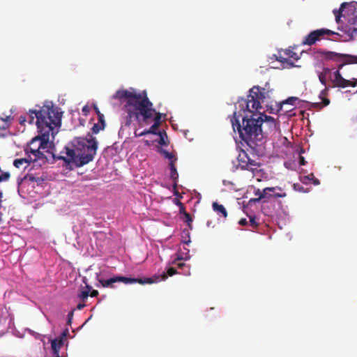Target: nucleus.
Segmentation results:
<instances>
[{
  "instance_id": "f257e3e1",
  "label": "nucleus",
  "mask_w": 357,
  "mask_h": 357,
  "mask_svg": "<svg viewBox=\"0 0 357 357\" xmlns=\"http://www.w3.org/2000/svg\"><path fill=\"white\" fill-rule=\"evenodd\" d=\"M29 123L37 126L40 135L31 139L26 148V155H32L33 161L45 158L41 149L47 148L50 135L53 137L59 132L61 125L62 113L52 105H45L39 109L30 110Z\"/></svg>"
},
{
  "instance_id": "f03ea898",
  "label": "nucleus",
  "mask_w": 357,
  "mask_h": 357,
  "mask_svg": "<svg viewBox=\"0 0 357 357\" xmlns=\"http://www.w3.org/2000/svg\"><path fill=\"white\" fill-rule=\"evenodd\" d=\"M112 98L122 105V115L126 126H130L134 121L141 127L148 125L155 113L153 104L146 91L137 93L133 89H120L116 91Z\"/></svg>"
},
{
  "instance_id": "7ed1b4c3",
  "label": "nucleus",
  "mask_w": 357,
  "mask_h": 357,
  "mask_svg": "<svg viewBox=\"0 0 357 357\" xmlns=\"http://www.w3.org/2000/svg\"><path fill=\"white\" fill-rule=\"evenodd\" d=\"M66 156H60L68 165L82 167L93 160L98 149V142L91 133L86 137H77L73 142V148L66 147Z\"/></svg>"
},
{
  "instance_id": "20e7f679",
  "label": "nucleus",
  "mask_w": 357,
  "mask_h": 357,
  "mask_svg": "<svg viewBox=\"0 0 357 357\" xmlns=\"http://www.w3.org/2000/svg\"><path fill=\"white\" fill-rule=\"evenodd\" d=\"M257 114H252L250 117L248 115L242 117L241 124L239 118L241 114L237 115L234 112L231 119V123L234 130H238L241 139L250 148L255 149L259 145L264 138L262 132L263 119L262 116L255 117Z\"/></svg>"
},
{
  "instance_id": "39448f33",
  "label": "nucleus",
  "mask_w": 357,
  "mask_h": 357,
  "mask_svg": "<svg viewBox=\"0 0 357 357\" xmlns=\"http://www.w3.org/2000/svg\"><path fill=\"white\" fill-rule=\"evenodd\" d=\"M339 66L335 68L323 67L321 72L317 73L319 82L325 86V88L320 92L319 96L321 100V102L314 103V107L321 109L330 104V100L327 98L331 88H346L348 86L355 87L357 85V79H344L341 73Z\"/></svg>"
},
{
  "instance_id": "423d86ee",
  "label": "nucleus",
  "mask_w": 357,
  "mask_h": 357,
  "mask_svg": "<svg viewBox=\"0 0 357 357\" xmlns=\"http://www.w3.org/2000/svg\"><path fill=\"white\" fill-rule=\"evenodd\" d=\"M249 93L247 99L242 98L238 103L244 112L254 113L261 107V103L269 97V91L266 87L254 86L250 89Z\"/></svg>"
},
{
  "instance_id": "0eeeda50",
  "label": "nucleus",
  "mask_w": 357,
  "mask_h": 357,
  "mask_svg": "<svg viewBox=\"0 0 357 357\" xmlns=\"http://www.w3.org/2000/svg\"><path fill=\"white\" fill-rule=\"evenodd\" d=\"M322 56L327 60L336 61L339 69H342L346 64L357 63V56L349 54H340L334 52L325 51L321 52Z\"/></svg>"
},
{
  "instance_id": "6e6552de",
  "label": "nucleus",
  "mask_w": 357,
  "mask_h": 357,
  "mask_svg": "<svg viewBox=\"0 0 357 357\" xmlns=\"http://www.w3.org/2000/svg\"><path fill=\"white\" fill-rule=\"evenodd\" d=\"M340 36V34L328 29L322 28L316 29L311 31L307 34L303 40V45H312L316 42L321 40V39L327 38L326 36Z\"/></svg>"
},
{
  "instance_id": "1a4fd4ad",
  "label": "nucleus",
  "mask_w": 357,
  "mask_h": 357,
  "mask_svg": "<svg viewBox=\"0 0 357 357\" xmlns=\"http://www.w3.org/2000/svg\"><path fill=\"white\" fill-rule=\"evenodd\" d=\"M356 9V3H342L340 6V8L338 10H333V13L335 16V20L337 22H339L340 19L342 16H344L345 15L353 14Z\"/></svg>"
},
{
  "instance_id": "9d476101",
  "label": "nucleus",
  "mask_w": 357,
  "mask_h": 357,
  "mask_svg": "<svg viewBox=\"0 0 357 357\" xmlns=\"http://www.w3.org/2000/svg\"><path fill=\"white\" fill-rule=\"evenodd\" d=\"M159 280V278L158 277L156 280H153L151 278H128L124 276H118V282H122L125 284H132V283H139L140 284H152L154 282H157Z\"/></svg>"
},
{
  "instance_id": "9b49d317",
  "label": "nucleus",
  "mask_w": 357,
  "mask_h": 357,
  "mask_svg": "<svg viewBox=\"0 0 357 357\" xmlns=\"http://www.w3.org/2000/svg\"><path fill=\"white\" fill-rule=\"evenodd\" d=\"M280 190L281 191L282 190V188L279 186H276V187H271V188H266L263 190L261 194H260L259 197H257V198H254V199H251L250 200V202H259L260 201L261 199H264V198H266V197H270L272 196V195L270 194V192H275V190Z\"/></svg>"
},
{
  "instance_id": "f8f14e48",
  "label": "nucleus",
  "mask_w": 357,
  "mask_h": 357,
  "mask_svg": "<svg viewBox=\"0 0 357 357\" xmlns=\"http://www.w3.org/2000/svg\"><path fill=\"white\" fill-rule=\"evenodd\" d=\"M64 342V340L59 337H56L51 341L53 357H61L59 356V350L63 345Z\"/></svg>"
},
{
  "instance_id": "ddd939ff",
  "label": "nucleus",
  "mask_w": 357,
  "mask_h": 357,
  "mask_svg": "<svg viewBox=\"0 0 357 357\" xmlns=\"http://www.w3.org/2000/svg\"><path fill=\"white\" fill-rule=\"evenodd\" d=\"M169 169H170V177L174 181V188L177 185V181L178 178V174L177 172L176 168L175 167V165L174 163V160H172L169 162Z\"/></svg>"
},
{
  "instance_id": "4468645a",
  "label": "nucleus",
  "mask_w": 357,
  "mask_h": 357,
  "mask_svg": "<svg viewBox=\"0 0 357 357\" xmlns=\"http://www.w3.org/2000/svg\"><path fill=\"white\" fill-rule=\"evenodd\" d=\"M177 271L175 268L170 267L167 269V273H162L160 275H155L153 278V280H156L157 278H159V281L160 280H165L167 278V276H173L174 275L176 274Z\"/></svg>"
},
{
  "instance_id": "2eb2a0df",
  "label": "nucleus",
  "mask_w": 357,
  "mask_h": 357,
  "mask_svg": "<svg viewBox=\"0 0 357 357\" xmlns=\"http://www.w3.org/2000/svg\"><path fill=\"white\" fill-rule=\"evenodd\" d=\"M300 102V100L297 97H289L284 101L280 103V105H278V108L276 109V112H278L282 109V105L289 104L292 106L296 105Z\"/></svg>"
},
{
  "instance_id": "dca6fc26",
  "label": "nucleus",
  "mask_w": 357,
  "mask_h": 357,
  "mask_svg": "<svg viewBox=\"0 0 357 357\" xmlns=\"http://www.w3.org/2000/svg\"><path fill=\"white\" fill-rule=\"evenodd\" d=\"M213 209L218 214L221 215L225 218L227 216V212L225 206L222 204H219L217 202H213L212 204Z\"/></svg>"
},
{
  "instance_id": "f3484780",
  "label": "nucleus",
  "mask_w": 357,
  "mask_h": 357,
  "mask_svg": "<svg viewBox=\"0 0 357 357\" xmlns=\"http://www.w3.org/2000/svg\"><path fill=\"white\" fill-rule=\"evenodd\" d=\"M31 155H27L26 158L15 159L13 162V165L15 167L20 168L24 163L33 162Z\"/></svg>"
},
{
  "instance_id": "a211bd4d",
  "label": "nucleus",
  "mask_w": 357,
  "mask_h": 357,
  "mask_svg": "<svg viewBox=\"0 0 357 357\" xmlns=\"http://www.w3.org/2000/svg\"><path fill=\"white\" fill-rule=\"evenodd\" d=\"M12 119L13 118L10 116L0 117V130H6L8 129L10 126Z\"/></svg>"
},
{
  "instance_id": "6ab92c4d",
  "label": "nucleus",
  "mask_w": 357,
  "mask_h": 357,
  "mask_svg": "<svg viewBox=\"0 0 357 357\" xmlns=\"http://www.w3.org/2000/svg\"><path fill=\"white\" fill-rule=\"evenodd\" d=\"M118 282V276L109 278L108 280L100 279L99 282L103 287H112L113 284Z\"/></svg>"
},
{
  "instance_id": "aec40b11",
  "label": "nucleus",
  "mask_w": 357,
  "mask_h": 357,
  "mask_svg": "<svg viewBox=\"0 0 357 357\" xmlns=\"http://www.w3.org/2000/svg\"><path fill=\"white\" fill-rule=\"evenodd\" d=\"M185 250V252H178L176 254V258L175 261L173 262V264H176V261H181V260H188L190 258V254H189V250L184 248Z\"/></svg>"
},
{
  "instance_id": "412c9836",
  "label": "nucleus",
  "mask_w": 357,
  "mask_h": 357,
  "mask_svg": "<svg viewBox=\"0 0 357 357\" xmlns=\"http://www.w3.org/2000/svg\"><path fill=\"white\" fill-rule=\"evenodd\" d=\"M257 117V116H262V119H263V123L266 122V123H270V126L271 127H273L274 128H275L276 127V123L275 121V119L274 118H273L272 116H267V115H265L264 114H261V113H259V115L257 114L256 116Z\"/></svg>"
},
{
  "instance_id": "4be33fe9",
  "label": "nucleus",
  "mask_w": 357,
  "mask_h": 357,
  "mask_svg": "<svg viewBox=\"0 0 357 357\" xmlns=\"http://www.w3.org/2000/svg\"><path fill=\"white\" fill-rule=\"evenodd\" d=\"M312 181L313 182V183L316 185H319L320 183L319 180L318 178H315L313 174H310L307 176H305L301 179V181L303 183H307L308 181Z\"/></svg>"
},
{
  "instance_id": "5701e85b",
  "label": "nucleus",
  "mask_w": 357,
  "mask_h": 357,
  "mask_svg": "<svg viewBox=\"0 0 357 357\" xmlns=\"http://www.w3.org/2000/svg\"><path fill=\"white\" fill-rule=\"evenodd\" d=\"M238 165L241 167V169L247 170L250 165H248V162H247V159L245 158H243V155H239L238 156Z\"/></svg>"
},
{
  "instance_id": "b1692460",
  "label": "nucleus",
  "mask_w": 357,
  "mask_h": 357,
  "mask_svg": "<svg viewBox=\"0 0 357 357\" xmlns=\"http://www.w3.org/2000/svg\"><path fill=\"white\" fill-rule=\"evenodd\" d=\"M86 290H83L79 294V297L82 300V301H85L88 297L90 295L89 294V292L91 289V287L86 284Z\"/></svg>"
},
{
  "instance_id": "393cba45",
  "label": "nucleus",
  "mask_w": 357,
  "mask_h": 357,
  "mask_svg": "<svg viewBox=\"0 0 357 357\" xmlns=\"http://www.w3.org/2000/svg\"><path fill=\"white\" fill-rule=\"evenodd\" d=\"M260 166H261V164L259 162L257 163V166H250V167H248V169L247 170L251 172L252 174V176H255L258 175L259 173L261 172V169H259Z\"/></svg>"
},
{
  "instance_id": "a878e982",
  "label": "nucleus",
  "mask_w": 357,
  "mask_h": 357,
  "mask_svg": "<svg viewBox=\"0 0 357 357\" xmlns=\"http://www.w3.org/2000/svg\"><path fill=\"white\" fill-rule=\"evenodd\" d=\"M105 125H102L99 123H94L91 128V132L93 134H98L100 130L105 128Z\"/></svg>"
},
{
  "instance_id": "bb28decb",
  "label": "nucleus",
  "mask_w": 357,
  "mask_h": 357,
  "mask_svg": "<svg viewBox=\"0 0 357 357\" xmlns=\"http://www.w3.org/2000/svg\"><path fill=\"white\" fill-rule=\"evenodd\" d=\"M160 126H158V123H153V124L149 128V129L146 130L148 134H157V130Z\"/></svg>"
},
{
  "instance_id": "cd10ccee",
  "label": "nucleus",
  "mask_w": 357,
  "mask_h": 357,
  "mask_svg": "<svg viewBox=\"0 0 357 357\" xmlns=\"http://www.w3.org/2000/svg\"><path fill=\"white\" fill-rule=\"evenodd\" d=\"M183 215L185 216V222L188 224L189 228L192 229V218H191L190 215L185 211L183 213Z\"/></svg>"
},
{
  "instance_id": "c85d7f7f",
  "label": "nucleus",
  "mask_w": 357,
  "mask_h": 357,
  "mask_svg": "<svg viewBox=\"0 0 357 357\" xmlns=\"http://www.w3.org/2000/svg\"><path fill=\"white\" fill-rule=\"evenodd\" d=\"M159 135H160V140L158 142V143L162 145V146H167V143L165 141V138H167V135L165 132H159Z\"/></svg>"
},
{
  "instance_id": "c756f323",
  "label": "nucleus",
  "mask_w": 357,
  "mask_h": 357,
  "mask_svg": "<svg viewBox=\"0 0 357 357\" xmlns=\"http://www.w3.org/2000/svg\"><path fill=\"white\" fill-rule=\"evenodd\" d=\"M162 116V114H161L160 112H157L155 111V113L153 117L152 118L151 121H153L154 123H158V126H160V123H161Z\"/></svg>"
},
{
  "instance_id": "7c9ffc66",
  "label": "nucleus",
  "mask_w": 357,
  "mask_h": 357,
  "mask_svg": "<svg viewBox=\"0 0 357 357\" xmlns=\"http://www.w3.org/2000/svg\"><path fill=\"white\" fill-rule=\"evenodd\" d=\"M243 158L247 159V162H248V165L250 166H257V163H259L256 160L250 158L245 153H243Z\"/></svg>"
},
{
  "instance_id": "2f4dec72",
  "label": "nucleus",
  "mask_w": 357,
  "mask_h": 357,
  "mask_svg": "<svg viewBox=\"0 0 357 357\" xmlns=\"http://www.w3.org/2000/svg\"><path fill=\"white\" fill-rule=\"evenodd\" d=\"M40 107L38 109H39ZM36 109H35L34 110H36ZM29 112L30 110L29 111V113L27 114V116H20V118H19V121H20V123L21 125H24V123L26 121H29Z\"/></svg>"
},
{
  "instance_id": "473e14b6",
  "label": "nucleus",
  "mask_w": 357,
  "mask_h": 357,
  "mask_svg": "<svg viewBox=\"0 0 357 357\" xmlns=\"http://www.w3.org/2000/svg\"><path fill=\"white\" fill-rule=\"evenodd\" d=\"M96 109L98 116V123L105 126V122L104 120V115L100 113V111L98 109V108L96 107Z\"/></svg>"
},
{
  "instance_id": "72a5a7b5",
  "label": "nucleus",
  "mask_w": 357,
  "mask_h": 357,
  "mask_svg": "<svg viewBox=\"0 0 357 357\" xmlns=\"http://www.w3.org/2000/svg\"><path fill=\"white\" fill-rule=\"evenodd\" d=\"M163 154L165 158H168L170 160V162L172 160H174V162L176 160V158H174V155L172 153H169L167 151H163Z\"/></svg>"
},
{
  "instance_id": "f704fd0d",
  "label": "nucleus",
  "mask_w": 357,
  "mask_h": 357,
  "mask_svg": "<svg viewBox=\"0 0 357 357\" xmlns=\"http://www.w3.org/2000/svg\"><path fill=\"white\" fill-rule=\"evenodd\" d=\"M250 218V226H252L253 228H256L258 227L259 225V223L256 221V218L255 216H249Z\"/></svg>"
},
{
  "instance_id": "c9c22d12",
  "label": "nucleus",
  "mask_w": 357,
  "mask_h": 357,
  "mask_svg": "<svg viewBox=\"0 0 357 357\" xmlns=\"http://www.w3.org/2000/svg\"><path fill=\"white\" fill-rule=\"evenodd\" d=\"M75 309L72 310L68 314V319H67V325L70 326L72 324L73 314H74Z\"/></svg>"
},
{
  "instance_id": "e433bc0d",
  "label": "nucleus",
  "mask_w": 357,
  "mask_h": 357,
  "mask_svg": "<svg viewBox=\"0 0 357 357\" xmlns=\"http://www.w3.org/2000/svg\"><path fill=\"white\" fill-rule=\"evenodd\" d=\"M68 334H69L68 329L66 328L62 332V333L61 334V335L59 337L65 341L66 340Z\"/></svg>"
},
{
  "instance_id": "4c0bfd02",
  "label": "nucleus",
  "mask_w": 357,
  "mask_h": 357,
  "mask_svg": "<svg viewBox=\"0 0 357 357\" xmlns=\"http://www.w3.org/2000/svg\"><path fill=\"white\" fill-rule=\"evenodd\" d=\"M134 134H135V137H142V136H144L145 135H147L148 133H147V130H144V131H142L141 132H137V131L135 130Z\"/></svg>"
},
{
  "instance_id": "58836bf2",
  "label": "nucleus",
  "mask_w": 357,
  "mask_h": 357,
  "mask_svg": "<svg viewBox=\"0 0 357 357\" xmlns=\"http://www.w3.org/2000/svg\"><path fill=\"white\" fill-rule=\"evenodd\" d=\"M272 196L274 197L275 198L285 197L287 196V194L285 192L279 193L275 192L274 194L272 195Z\"/></svg>"
},
{
  "instance_id": "ea45409f",
  "label": "nucleus",
  "mask_w": 357,
  "mask_h": 357,
  "mask_svg": "<svg viewBox=\"0 0 357 357\" xmlns=\"http://www.w3.org/2000/svg\"><path fill=\"white\" fill-rule=\"evenodd\" d=\"M294 188L299 192H304V188L299 184H294Z\"/></svg>"
},
{
  "instance_id": "a19ab883",
  "label": "nucleus",
  "mask_w": 357,
  "mask_h": 357,
  "mask_svg": "<svg viewBox=\"0 0 357 357\" xmlns=\"http://www.w3.org/2000/svg\"><path fill=\"white\" fill-rule=\"evenodd\" d=\"M347 32L350 34H354V33H356L357 32V26H354V27H351L349 29V30L347 31Z\"/></svg>"
},
{
  "instance_id": "79ce46f5",
  "label": "nucleus",
  "mask_w": 357,
  "mask_h": 357,
  "mask_svg": "<svg viewBox=\"0 0 357 357\" xmlns=\"http://www.w3.org/2000/svg\"><path fill=\"white\" fill-rule=\"evenodd\" d=\"M299 164H300V165H305L306 164L305 158L302 155L299 156Z\"/></svg>"
},
{
  "instance_id": "37998d69",
  "label": "nucleus",
  "mask_w": 357,
  "mask_h": 357,
  "mask_svg": "<svg viewBox=\"0 0 357 357\" xmlns=\"http://www.w3.org/2000/svg\"><path fill=\"white\" fill-rule=\"evenodd\" d=\"M238 223L239 225L244 226L248 224V221L245 218H242L239 220Z\"/></svg>"
},
{
  "instance_id": "c03bdc74",
  "label": "nucleus",
  "mask_w": 357,
  "mask_h": 357,
  "mask_svg": "<svg viewBox=\"0 0 357 357\" xmlns=\"http://www.w3.org/2000/svg\"><path fill=\"white\" fill-rule=\"evenodd\" d=\"M98 295V291L97 290H92L90 293V296L91 297H96Z\"/></svg>"
},
{
  "instance_id": "a18cd8bd",
  "label": "nucleus",
  "mask_w": 357,
  "mask_h": 357,
  "mask_svg": "<svg viewBox=\"0 0 357 357\" xmlns=\"http://www.w3.org/2000/svg\"><path fill=\"white\" fill-rule=\"evenodd\" d=\"M176 264L178 266V268H179L181 269H183L184 267H187L186 264L183 262H180V263Z\"/></svg>"
},
{
  "instance_id": "49530a36",
  "label": "nucleus",
  "mask_w": 357,
  "mask_h": 357,
  "mask_svg": "<svg viewBox=\"0 0 357 357\" xmlns=\"http://www.w3.org/2000/svg\"><path fill=\"white\" fill-rule=\"evenodd\" d=\"M29 178L31 181H36L37 182L38 181V178H36V177H35L34 176H32V175H29Z\"/></svg>"
},
{
  "instance_id": "de8ad7c7",
  "label": "nucleus",
  "mask_w": 357,
  "mask_h": 357,
  "mask_svg": "<svg viewBox=\"0 0 357 357\" xmlns=\"http://www.w3.org/2000/svg\"><path fill=\"white\" fill-rule=\"evenodd\" d=\"M82 112L84 113V114H87V113L89 112V108L88 106H84L82 108Z\"/></svg>"
},
{
  "instance_id": "09e8293b",
  "label": "nucleus",
  "mask_w": 357,
  "mask_h": 357,
  "mask_svg": "<svg viewBox=\"0 0 357 357\" xmlns=\"http://www.w3.org/2000/svg\"><path fill=\"white\" fill-rule=\"evenodd\" d=\"M85 307V304L84 303H79L77 305V309L80 310L82 309H83L84 307Z\"/></svg>"
},
{
  "instance_id": "8fccbe9b",
  "label": "nucleus",
  "mask_w": 357,
  "mask_h": 357,
  "mask_svg": "<svg viewBox=\"0 0 357 357\" xmlns=\"http://www.w3.org/2000/svg\"><path fill=\"white\" fill-rule=\"evenodd\" d=\"M261 191L259 190V189H257L255 192V195L256 196H257L258 197H259L260 194H261Z\"/></svg>"
},
{
  "instance_id": "3c124183",
  "label": "nucleus",
  "mask_w": 357,
  "mask_h": 357,
  "mask_svg": "<svg viewBox=\"0 0 357 357\" xmlns=\"http://www.w3.org/2000/svg\"><path fill=\"white\" fill-rule=\"evenodd\" d=\"M187 268H187V270H186V271H185V272H184V274H185V275H188V274H190V269H189V268H188V267H187Z\"/></svg>"
},
{
  "instance_id": "603ef678",
  "label": "nucleus",
  "mask_w": 357,
  "mask_h": 357,
  "mask_svg": "<svg viewBox=\"0 0 357 357\" xmlns=\"http://www.w3.org/2000/svg\"><path fill=\"white\" fill-rule=\"evenodd\" d=\"M179 205L181 206V209H180V210H181V211H183V210H184V207H183V206L182 203L179 202Z\"/></svg>"
},
{
  "instance_id": "864d4df0",
  "label": "nucleus",
  "mask_w": 357,
  "mask_h": 357,
  "mask_svg": "<svg viewBox=\"0 0 357 357\" xmlns=\"http://www.w3.org/2000/svg\"><path fill=\"white\" fill-rule=\"evenodd\" d=\"M2 213L0 212V225L2 223Z\"/></svg>"
},
{
  "instance_id": "5fc2aeb1",
  "label": "nucleus",
  "mask_w": 357,
  "mask_h": 357,
  "mask_svg": "<svg viewBox=\"0 0 357 357\" xmlns=\"http://www.w3.org/2000/svg\"><path fill=\"white\" fill-rule=\"evenodd\" d=\"M304 152H305L304 149H301V150H300V154H301V153H304Z\"/></svg>"
},
{
  "instance_id": "6e6d98bb",
  "label": "nucleus",
  "mask_w": 357,
  "mask_h": 357,
  "mask_svg": "<svg viewBox=\"0 0 357 357\" xmlns=\"http://www.w3.org/2000/svg\"><path fill=\"white\" fill-rule=\"evenodd\" d=\"M190 242V240H188V241H184V243H185V244H188Z\"/></svg>"
},
{
  "instance_id": "4d7b16f0",
  "label": "nucleus",
  "mask_w": 357,
  "mask_h": 357,
  "mask_svg": "<svg viewBox=\"0 0 357 357\" xmlns=\"http://www.w3.org/2000/svg\"><path fill=\"white\" fill-rule=\"evenodd\" d=\"M211 225V222H207V226L209 227Z\"/></svg>"
},
{
  "instance_id": "13d9d810",
  "label": "nucleus",
  "mask_w": 357,
  "mask_h": 357,
  "mask_svg": "<svg viewBox=\"0 0 357 357\" xmlns=\"http://www.w3.org/2000/svg\"><path fill=\"white\" fill-rule=\"evenodd\" d=\"M273 112H273V109H271V113H273Z\"/></svg>"
}]
</instances>
